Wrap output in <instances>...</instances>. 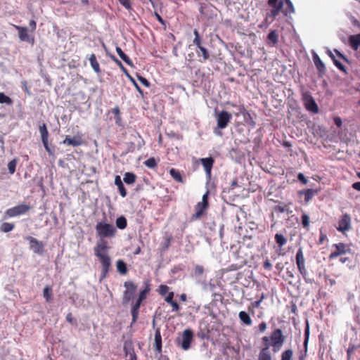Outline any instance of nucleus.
Masks as SVG:
<instances>
[{
  "mask_svg": "<svg viewBox=\"0 0 360 360\" xmlns=\"http://www.w3.org/2000/svg\"><path fill=\"white\" fill-rule=\"evenodd\" d=\"M95 229L99 240L94 248V253L101 263V280H102L108 276L111 268V258L108 253L110 246L105 238H114L116 236L117 229L114 225L105 221L98 222Z\"/></svg>",
  "mask_w": 360,
  "mask_h": 360,
  "instance_id": "nucleus-1",
  "label": "nucleus"
},
{
  "mask_svg": "<svg viewBox=\"0 0 360 360\" xmlns=\"http://www.w3.org/2000/svg\"><path fill=\"white\" fill-rule=\"evenodd\" d=\"M263 338H267L269 347H272L273 352L275 353L281 349L285 340V337L280 328L273 330L270 336H264Z\"/></svg>",
  "mask_w": 360,
  "mask_h": 360,
  "instance_id": "nucleus-2",
  "label": "nucleus"
},
{
  "mask_svg": "<svg viewBox=\"0 0 360 360\" xmlns=\"http://www.w3.org/2000/svg\"><path fill=\"white\" fill-rule=\"evenodd\" d=\"M193 34L195 37L193 40V44L195 45L198 49L196 50L198 56L202 57V60H200V61L204 62L210 58V53L208 50L202 45V39L198 30L195 29L193 30Z\"/></svg>",
  "mask_w": 360,
  "mask_h": 360,
  "instance_id": "nucleus-3",
  "label": "nucleus"
},
{
  "mask_svg": "<svg viewBox=\"0 0 360 360\" xmlns=\"http://www.w3.org/2000/svg\"><path fill=\"white\" fill-rule=\"evenodd\" d=\"M209 191H207L202 198V201L197 203L195 206V213L192 215V220L200 219L209 207L208 202Z\"/></svg>",
  "mask_w": 360,
  "mask_h": 360,
  "instance_id": "nucleus-4",
  "label": "nucleus"
},
{
  "mask_svg": "<svg viewBox=\"0 0 360 360\" xmlns=\"http://www.w3.org/2000/svg\"><path fill=\"white\" fill-rule=\"evenodd\" d=\"M302 100L307 110L314 114L319 112L318 105L309 92H303L302 94Z\"/></svg>",
  "mask_w": 360,
  "mask_h": 360,
  "instance_id": "nucleus-5",
  "label": "nucleus"
},
{
  "mask_svg": "<svg viewBox=\"0 0 360 360\" xmlns=\"http://www.w3.org/2000/svg\"><path fill=\"white\" fill-rule=\"evenodd\" d=\"M215 117L217 120V127L219 129H225L229 123L230 122L232 115L227 111L222 110L219 112H216Z\"/></svg>",
  "mask_w": 360,
  "mask_h": 360,
  "instance_id": "nucleus-6",
  "label": "nucleus"
},
{
  "mask_svg": "<svg viewBox=\"0 0 360 360\" xmlns=\"http://www.w3.org/2000/svg\"><path fill=\"white\" fill-rule=\"evenodd\" d=\"M295 261L299 272L304 278H306L307 271L305 266V259L302 248H300L297 251Z\"/></svg>",
  "mask_w": 360,
  "mask_h": 360,
  "instance_id": "nucleus-7",
  "label": "nucleus"
},
{
  "mask_svg": "<svg viewBox=\"0 0 360 360\" xmlns=\"http://www.w3.org/2000/svg\"><path fill=\"white\" fill-rule=\"evenodd\" d=\"M352 229V218L350 214L345 213L342 214L339 221L338 226H337V230L339 232L345 233V232L349 231Z\"/></svg>",
  "mask_w": 360,
  "mask_h": 360,
  "instance_id": "nucleus-8",
  "label": "nucleus"
},
{
  "mask_svg": "<svg viewBox=\"0 0 360 360\" xmlns=\"http://www.w3.org/2000/svg\"><path fill=\"white\" fill-rule=\"evenodd\" d=\"M124 286L126 288V290L123 293V303L127 304L134 297V295L136 290L137 286L133 281L124 282Z\"/></svg>",
  "mask_w": 360,
  "mask_h": 360,
  "instance_id": "nucleus-9",
  "label": "nucleus"
},
{
  "mask_svg": "<svg viewBox=\"0 0 360 360\" xmlns=\"http://www.w3.org/2000/svg\"><path fill=\"white\" fill-rule=\"evenodd\" d=\"M30 209L31 207L28 205H18L8 209L6 211V215L8 217H14L27 213Z\"/></svg>",
  "mask_w": 360,
  "mask_h": 360,
  "instance_id": "nucleus-10",
  "label": "nucleus"
},
{
  "mask_svg": "<svg viewBox=\"0 0 360 360\" xmlns=\"http://www.w3.org/2000/svg\"><path fill=\"white\" fill-rule=\"evenodd\" d=\"M333 247L335 248V250L330 254V259H333L337 258L340 255L351 252V248L349 245L344 243L334 244Z\"/></svg>",
  "mask_w": 360,
  "mask_h": 360,
  "instance_id": "nucleus-11",
  "label": "nucleus"
},
{
  "mask_svg": "<svg viewBox=\"0 0 360 360\" xmlns=\"http://www.w3.org/2000/svg\"><path fill=\"white\" fill-rule=\"evenodd\" d=\"M193 338V333L191 329H186L183 332L182 339L179 345L184 350H187L190 348Z\"/></svg>",
  "mask_w": 360,
  "mask_h": 360,
  "instance_id": "nucleus-12",
  "label": "nucleus"
},
{
  "mask_svg": "<svg viewBox=\"0 0 360 360\" xmlns=\"http://www.w3.org/2000/svg\"><path fill=\"white\" fill-rule=\"evenodd\" d=\"M29 241L30 248L33 250L34 253L42 254L44 252V243L38 240L32 236H27L25 238Z\"/></svg>",
  "mask_w": 360,
  "mask_h": 360,
  "instance_id": "nucleus-13",
  "label": "nucleus"
},
{
  "mask_svg": "<svg viewBox=\"0 0 360 360\" xmlns=\"http://www.w3.org/2000/svg\"><path fill=\"white\" fill-rule=\"evenodd\" d=\"M262 343L263 345V347L259 352L258 360H271V355L269 351V344L268 342L267 338H262Z\"/></svg>",
  "mask_w": 360,
  "mask_h": 360,
  "instance_id": "nucleus-14",
  "label": "nucleus"
},
{
  "mask_svg": "<svg viewBox=\"0 0 360 360\" xmlns=\"http://www.w3.org/2000/svg\"><path fill=\"white\" fill-rule=\"evenodd\" d=\"M63 143L68 146H72L74 147L82 146L84 143V141L82 138V134H77L73 137L67 136L63 141Z\"/></svg>",
  "mask_w": 360,
  "mask_h": 360,
  "instance_id": "nucleus-15",
  "label": "nucleus"
},
{
  "mask_svg": "<svg viewBox=\"0 0 360 360\" xmlns=\"http://www.w3.org/2000/svg\"><path fill=\"white\" fill-rule=\"evenodd\" d=\"M200 162L202 163L203 167H204V169L205 171V173L207 174V176L210 178L211 176V172H212V167H213V165L214 163V160L213 158L212 157H210V158H201L200 160Z\"/></svg>",
  "mask_w": 360,
  "mask_h": 360,
  "instance_id": "nucleus-16",
  "label": "nucleus"
},
{
  "mask_svg": "<svg viewBox=\"0 0 360 360\" xmlns=\"http://www.w3.org/2000/svg\"><path fill=\"white\" fill-rule=\"evenodd\" d=\"M39 132H40L41 141H42V143H43V145H44L45 149L46 150V151L50 153V149H49V141H48L49 131L47 130L46 124L44 123V124H42V125L39 126Z\"/></svg>",
  "mask_w": 360,
  "mask_h": 360,
  "instance_id": "nucleus-17",
  "label": "nucleus"
},
{
  "mask_svg": "<svg viewBox=\"0 0 360 360\" xmlns=\"http://www.w3.org/2000/svg\"><path fill=\"white\" fill-rule=\"evenodd\" d=\"M154 347L155 352L160 354L162 353V336L160 328H157L155 331Z\"/></svg>",
  "mask_w": 360,
  "mask_h": 360,
  "instance_id": "nucleus-18",
  "label": "nucleus"
},
{
  "mask_svg": "<svg viewBox=\"0 0 360 360\" xmlns=\"http://www.w3.org/2000/svg\"><path fill=\"white\" fill-rule=\"evenodd\" d=\"M141 302H142L141 301H140L139 300L137 299L136 301L132 304L131 310L132 320H131V325L134 324L137 321V319L139 316V309H140Z\"/></svg>",
  "mask_w": 360,
  "mask_h": 360,
  "instance_id": "nucleus-19",
  "label": "nucleus"
},
{
  "mask_svg": "<svg viewBox=\"0 0 360 360\" xmlns=\"http://www.w3.org/2000/svg\"><path fill=\"white\" fill-rule=\"evenodd\" d=\"M313 60L320 74L324 73L326 70L325 65L322 62L319 56L315 53H313Z\"/></svg>",
  "mask_w": 360,
  "mask_h": 360,
  "instance_id": "nucleus-20",
  "label": "nucleus"
},
{
  "mask_svg": "<svg viewBox=\"0 0 360 360\" xmlns=\"http://www.w3.org/2000/svg\"><path fill=\"white\" fill-rule=\"evenodd\" d=\"M13 27L18 31V36L21 41H30L27 27L15 25Z\"/></svg>",
  "mask_w": 360,
  "mask_h": 360,
  "instance_id": "nucleus-21",
  "label": "nucleus"
},
{
  "mask_svg": "<svg viewBox=\"0 0 360 360\" xmlns=\"http://www.w3.org/2000/svg\"><path fill=\"white\" fill-rule=\"evenodd\" d=\"M283 6V1H280L277 6H271L273 8L271 10L270 13L266 15V20H267L268 18L271 17L272 18V21L278 15L279 12L282 9Z\"/></svg>",
  "mask_w": 360,
  "mask_h": 360,
  "instance_id": "nucleus-22",
  "label": "nucleus"
},
{
  "mask_svg": "<svg viewBox=\"0 0 360 360\" xmlns=\"http://www.w3.org/2000/svg\"><path fill=\"white\" fill-rule=\"evenodd\" d=\"M115 184L117 186L120 194L122 197L124 198L127 195V191L124 188V186L122 183L121 177L119 175L115 176Z\"/></svg>",
  "mask_w": 360,
  "mask_h": 360,
  "instance_id": "nucleus-23",
  "label": "nucleus"
},
{
  "mask_svg": "<svg viewBox=\"0 0 360 360\" xmlns=\"http://www.w3.org/2000/svg\"><path fill=\"white\" fill-rule=\"evenodd\" d=\"M349 41L351 47L354 50H357L360 46V33L357 34L351 35L349 37Z\"/></svg>",
  "mask_w": 360,
  "mask_h": 360,
  "instance_id": "nucleus-24",
  "label": "nucleus"
},
{
  "mask_svg": "<svg viewBox=\"0 0 360 360\" xmlns=\"http://www.w3.org/2000/svg\"><path fill=\"white\" fill-rule=\"evenodd\" d=\"M89 60L90 62V65H91L92 69L94 70V72L99 74L101 72V68H100V65H99L98 62L97 61L96 55L94 53L91 54L89 58Z\"/></svg>",
  "mask_w": 360,
  "mask_h": 360,
  "instance_id": "nucleus-25",
  "label": "nucleus"
},
{
  "mask_svg": "<svg viewBox=\"0 0 360 360\" xmlns=\"http://www.w3.org/2000/svg\"><path fill=\"white\" fill-rule=\"evenodd\" d=\"M116 52L119 55V56L130 67H133V63L129 57L125 54L122 49L119 46L116 47Z\"/></svg>",
  "mask_w": 360,
  "mask_h": 360,
  "instance_id": "nucleus-26",
  "label": "nucleus"
},
{
  "mask_svg": "<svg viewBox=\"0 0 360 360\" xmlns=\"http://www.w3.org/2000/svg\"><path fill=\"white\" fill-rule=\"evenodd\" d=\"M238 317L240 321L247 326H250L252 323V321L250 315L244 311H241L239 312Z\"/></svg>",
  "mask_w": 360,
  "mask_h": 360,
  "instance_id": "nucleus-27",
  "label": "nucleus"
},
{
  "mask_svg": "<svg viewBox=\"0 0 360 360\" xmlns=\"http://www.w3.org/2000/svg\"><path fill=\"white\" fill-rule=\"evenodd\" d=\"M116 266H117V271L120 274H122V275L127 274L128 269H127L126 263L123 260H122V259L117 260L116 262Z\"/></svg>",
  "mask_w": 360,
  "mask_h": 360,
  "instance_id": "nucleus-28",
  "label": "nucleus"
},
{
  "mask_svg": "<svg viewBox=\"0 0 360 360\" xmlns=\"http://www.w3.org/2000/svg\"><path fill=\"white\" fill-rule=\"evenodd\" d=\"M300 194H304V201L308 202L309 200L312 199L314 195L316 193V191L311 188H309L307 190H304L300 192Z\"/></svg>",
  "mask_w": 360,
  "mask_h": 360,
  "instance_id": "nucleus-29",
  "label": "nucleus"
},
{
  "mask_svg": "<svg viewBox=\"0 0 360 360\" xmlns=\"http://www.w3.org/2000/svg\"><path fill=\"white\" fill-rule=\"evenodd\" d=\"M169 174L172 176V177L179 183H183V177L180 173V172L174 168H172L169 169Z\"/></svg>",
  "mask_w": 360,
  "mask_h": 360,
  "instance_id": "nucleus-30",
  "label": "nucleus"
},
{
  "mask_svg": "<svg viewBox=\"0 0 360 360\" xmlns=\"http://www.w3.org/2000/svg\"><path fill=\"white\" fill-rule=\"evenodd\" d=\"M274 238L279 248L287 243V238L281 233H276Z\"/></svg>",
  "mask_w": 360,
  "mask_h": 360,
  "instance_id": "nucleus-31",
  "label": "nucleus"
},
{
  "mask_svg": "<svg viewBox=\"0 0 360 360\" xmlns=\"http://www.w3.org/2000/svg\"><path fill=\"white\" fill-rule=\"evenodd\" d=\"M282 12L285 15H288L295 12L293 4L290 0H285V7L282 10Z\"/></svg>",
  "mask_w": 360,
  "mask_h": 360,
  "instance_id": "nucleus-32",
  "label": "nucleus"
},
{
  "mask_svg": "<svg viewBox=\"0 0 360 360\" xmlns=\"http://www.w3.org/2000/svg\"><path fill=\"white\" fill-rule=\"evenodd\" d=\"M136 176L131 172H126L124 176V181L127 184H132L136 181Z\"/></svg>",
  "mask_w": 360,
  "mask_h": 360,
  "instance_id": "nucleus-33",
  "label": "nucleus"
},
{
  "mask_svg": "<svg viewBox=\"0 0 360 360\" xmlns=\"http://www.w3.org/2000/svg\"><path fill=\"white\" fill-rule=\"evenodd\" d=\"M115 223L116 226L120 229H124L127 226V221L123 216L117 218Z\"/></svg>",
  "mask_w": 360,
  "mask_h": 360,
  "instance_id": "nucleus-34",
  "label": "nucleus"
},
{
  "mask_svg": "<svg viewBox=\"0 0 360 360\" xmlns=\"http://www.w3.org/2000/svg\"><path fill=\"white\" fill-rule=\"evenodd\" d=\"M302 225L307 231L309 230V217L306 213L303 212L301 217Z\"/></svg>",
  "mask_w": 360,
  "mask_h": 360,
  "instance_id": "nucleus-35",
  "label": "nucleus"
},
{
  "mask_svg": "<svg viewBox=\"0 0 360 360\" xmlns=\"http://www.w3.org/2000/svg\"><path fill=\"white\" fill-rule=\"evenodd\" d=\"M43 296L47 302L52 300V290L50 287L46 286L43 290Z\"/></svg>",
  "mask_w": 360,
  "mask_h": 360,
  "instance_id": "nucleus-36",
  "label": "nucleus"
},
{
  "mask_svg": "<svg viewBox=\"0 0 360 360\" xmlns=\"http://www.w3.org/2000/svg\"><path fill=\"white\" fill-rule=\"evenodd\" d=\"M293 351L291 349L285 350L281 354V360H292Z\"/></svg>",
  "mask_w": 360,
  "mask_h": 360,
  "instance_id": "nucleus-37",
  "label": "nucleus"
},
{
  "mask_svg": "<svg viewBox=\"0 0 360 360\" xmlns=\"http://www.w3.org/2000/svg\"><path fill=\"white\" fill-rule=\"evenodd\" d=\"M267 39L271 41L274 45L277 44L278 37L275 30H272L269 33Z\"/></svg>",
  "mask_w": 360,
  "mask_h": 360,
  "instance_id": "nucleus-38",
  "label": "nucleus"
},
{
  "mask_svg": "<svg viewBox=\"0 0 360 360\" xmlns=\"http://www.w3.org/2000/svg\"><path fill=\"white\" fill-rule=\"evenodd\" d=\"M144 165L150 169H154L157 167L158 163L155 158H150L144 162Z\"/></svg>",
  "mask_w": 360,
  "mask_h": 360,
  "instance_id": "nucleus-39",
  "label": "nucleus"
},
{
  "mask_svg": "<svg viewBox=\"0 0 360 360\" xmlns=\"http://www.w3.org/2000/svg\"><path fill=\"white\" fill-rule=\"evenodd\" d=\"M14 229V224L4 222L1 226V231L4 233H8L9 231H11Z\"/></svg>",
  "mask_w": 360,
  "mask_h": 360,
  "instance_id": "nucleus-40",
  "label": "nucleus"
},
{
  "mask_svg": "<svg viewBox=\"0 0 360 360\" xmlns=\"http://www.w3.org/2000/svg\"><path fill=\"white\" fill-rule=\"evenodd\" d=\"M0 103L11 105L13 103V101L10 97L1 92L0 93Z\"/></svg>",
  "mask_w": 360,
  "mask_h": 360,
  "instance_id": "nucleus-41",
  "label": "nucleus"
},
{
  "mask_svg": "<svg viewBox=\"0 0 360 360\" xmlns=\"http://www.w3.org/2000/svg\"><path fill=\"white\" fill-rule=\"evenodd\" d=\"M124 351L126 356L129 355L131 352H134L132 342H126L124 345Z\"/></svg>",
  "mask_w": 360,
  "mask_h": 360,
  "instance_id": "nucleus-42",
  "label": "nucleus"
},
{
  "mask_svg": "<svg viewBox=\"0 0 360 360\" xmlns=\"http://www.w3.org/2000/svg\"><path fill=\"white\" fill-rule=\"evenodd\" d=\"M16 165H17V160H16V159H13V160H12L11 161H10L8 162V169L9 173L11 174H13L15 173Z\"/></svg>",
  "mask_w": 360,
  "mask_h": 360,
  "instance_id": "nucleus-43",
  "label": "nucleus"
},
{
  "mask_svg": "<svg viewBox=\"0 0 360 360\" xmlns=\"http://www.w3.org/2000/svg\"><path fill=\"white\" fill-rule=\"evenodd\" d=\"M309 338V326L308 321H307V325H306L305 330H304V346L306 349L307 347Z\"/></svg>",
  "mask_w": 360,
  "mask_h": 360,
  "instance_id": "nucleus-44",
  "label": "nucleus"
},
{
  "mask_svg": "<svg viewBox=\"0 0 360 360\" xmlns=\"http://www.w3.org/2000/svg\"><path fill=\"white\" fill-rule=\"evenodd\" d=\"M120 4L123 6L127 10L130 11L132 9L130 0H117Z\"/></svg>",
  "mask_w": 360,
  "mask_h": 360,
  "instance_id": "nucleus-45",
  "label": "nucleus"
},
{
  "mask_svg": "<svg viewBox=\"0 0 360 360\" xmlns=\"http://www.w3.org/2000/svg\"><path fill=\"white\" fill-rule=\"evenodd\" d=\"M169 288L166 285H160L159 286V293L160 295H161L162 296H164L167 293H168L169 292Z\"/></svg>",
  "mask_w": 360,
  "mask_h": 360,
  "instance_id": "nucleus-46",
  "label": "nucleus"
},
{
  "mask_svg": "<svg viewBox=\"0 0 360 360\" xmlns=\"http://www.w3.org/2000/svg\"><path fill=\"white\" fill-rule=\"evenodd\" d=\"M112 59L117 64V65L120 68V69L125 73L127 75L129 76L127 69L124 67L121 61H120L115 56H112Z\"/></svg>",
  "mask_w": 360,
  "mask_h": 360,
  "instance_id": "nucleus-47",
  "label": "nucleus"
},
{
  "mask_svg": "<svg viewBox=\"0 0 360 360\" xmlns=\"http://www.w3.org/2000/svg\"><path fill=\"white\" fill-rule=\"evenodd\" d=\"M148 291H149V289H147V288L141 290L139 295L138 300L143 302L146 298V295H147Z\"/></svg>",
  "mask_w": 360,
  "mask_h": 360,
  "instance_id": "nucleus-48",
  "label": "nucleus"
},
{
  "mask_svg": "<svg viewBox=\"0 0 360 360\" xmlns=\"http://www.w3.org/2000/svg\"><path fill=\"white\" fill-rule=\"evenodd\" d=\"M333 63L340 70L344 72H346L345 66L338 60L334 59Z\"/></svg>",
  "mask_w": 360,
  "mask_h": 360,
  "instance_id": "nucleus-49",
  "label": "nucleus"
},
{
  "mask_svg": "<svg viewBox=\"0 0 360 360\" xmlns=\"http://www.w3.org/2000/svg\"><path fill=\"white\" fill-rule=\"evenodd\" d=\"M194 272L195 275L200 276L202 275L204 272V269L202 266L197 265L194 269Z\"/></svg>",
  "mask_w": 360,
  "mask_h": 360,
  "instance_id": "nucleus-50",
  "label": "nucleus"
},
{
  "mask_svg": "<svg viewBox=\"0 0 360 360\" xmlns=\"http://www.w3.org/2000/svg\"><path fill=\"white\" fill-rule=\"evenodd\" d=\"M174 292H168L167 297H165V300L167 303L169 304L171 302H173L174 300Z\"/></svg>",
  "mask_w": 360,
  "mask_h": 360,
  "instance_id": "nucleus-51",
  "label": "nucleus"
},
{
  "mask_svg": "<svg viewBox=\"0 0 360 360\" xmlns=\"http://www.w3.org/2000/svg\"><path fill=\"white\" fill-rule=\"evenodd\" d=\"M138 79L145 86H146V87H149L150 86V82L145 77H143L142 76H138Z\"/></svg>",
  "mask_w": 360,
  "mask_h": 360,
  "instance_id": "nucleus-52",
  "label": "nucleus"
},
{
  "mask_svg": "<svg viewBox=\"0 0 360 360\" xmlns=\"http://www.w3.org/2000/svg\"><path fill=\"white\" fill-rule=\"evenodd\" d=\"M129 77H130V79H131V82H133L134 86L136 87V90L139 92V94L141 95V96L143 97V91L141 89V88L139 86V84L136 82V81L131 77H130V75Z\"/></svg>",
  "mask_w": 360,
  "mask_h": 360,
  "instance_id": "nucleus-53",
  "label": "nucleus"
},
{
  "mask_svg": "<svg viewBox=\"0 0 360 360\" xmlns=\"http://www.w3.org/2000/svg\"><path fill=\"white\" fill-rule=\"evenodd\" d=\"M169 304L172 306V311H178L180 309L179 304L176 302V301H173V302L169 303Z\"/></svg>",
  "mask_w": 360,
  "mask_h": 360,
  "instance_id": "nucleus-54",
  "label": "nucleus"
},
{
  "mask_svg": "<svg viewBox=\"0 0 360 360\" xmlns=\"http://www.w3.org/2000/svg\"><path fill=\"white\" fill-rule=\"evenodd\" d=\"M334 52L336 53L337 56L341 59H342L345 62L349 63V60L347 57H345L343 54H342L337 49L334 50Z\"/></svg>",
  "mask_w": 360,
  "mask_h": 360,
  "instance_id": "nucleus-55",
  "label": "nucleus"
},
{
  "mask_svg": "<svg viewBox=\"0 0 360 360\" xmlns=\"http://www.w3.org/2000/svg\"><path fill=\"white\" fill-rule=\"evenodd\" d=\"M264 268L266 270H271L272 269V265H271V263L270 262L269 259H266L264 262V265H263Z\"/></svg>",
  "mask_w": 360,
  "mask_h": 360,
  "instance_id": "nucleus-56",
  "label": "nucleus"
},
{
  "mask_svg": "<svg viewBox=\"0 0 360 360\" xmlns=\"http://www.w3.org/2000/svg\"><path fill=\"white\" fill-rule=\"evenodd\" d=\"M297 179L300 181L303 184H306L307 183V179L304 176L302 173H299L297 175Z\"/></svg>",
  "mask_w": 360,
  "mask_h": 360,
  "instance_id": "nucleus-57",
  "label": "nucleus"
},
{
  "mask_svg": "<svg viewBox=\"0 0 360 360\" xmlns=\"http://www.w3.org/2000/svg\"><path fill=\"white\" fill-rule=\"evenodd\" d=\"M258 328L260 333H264L266 329V323L264 321L261 322Z\"/></svg>",
  "mask_w": 360,
  "mask_h": 360,
  "instance_id": "nucleus-58",
  "label": "nucleus"
},
{
  "mask_svg": "<svg viewBox=\"0 0 360 360\" xmlns=\"http://www.w3.org/2000/svg\"><path fill=\"white\" fill-rule=\"evenodd\" d=\"M231 105L232 107H236L238 110V112L236 114V116H238L240 114L243 113V111L245 110V108L243 106V105H238L237 106L236 105H235L234 103H231Z\"/></svg>",
  "mask_w": 360,
  "mask_h": 360,
  "instance_id": "nucleus-59",
  "label": "nucleus"
},
{
  "mask_svg": "<svg viewBox=\"0 0 360 360\" xmlns=\"http://www.w3.org/2000/svg\"><path fill=\"white\" fill-rule=\"evenodd\" d=\"M172 240V237L171 236H168L165 238V244H164L165 248L167 249L170 246Z\"/></svg>",
  "mask_w": 360,
  "mask_h": 360,
  "instance_id": "nucleus-60",
  "label": "nucleus"
},
{
  "mask_svg": "<svg viewBox=\"0 0 360 360\" xmlns=\"http://www.w3.org/2000/svg\"><path fill=\"white\" fill-rule=\"evenodd\" d=\"M154 15L159 22H160L162 25H165V20L162 19V18L159 15L158 12H155Z\"/></svg>",
  "mask_w": 360,
  "mask_h": 360,
  "instance_id": "nucleus-61",
  "label": "nucleus"
},
{
  "mask_svg": "<svg viewBox=\"0 0 360 360\" xmlns=\"http://www.w3.org/2000/svg\"><path fill=\"white\" fill-rule=\"evenodd\" d=\"M334 122H335V125L338 127H340L342 125V120L339 117H336L334 118Z\"/></svg>",
  "mask_w": 360,
  "mask_h": 360,
  "instance_id": "nucleus-62",
  "label": "nucleus"
},
{
  "mask_svg": "<svg viewBox=\"0 0 360 360\" xmlns=\"http://www.w3.org/2000/svg\"><path fill=\"white\" fill-rule=\"evenodd\" d=\"M126 356L128 357L127 360H137V357L134 352H131L129 355Z\"/></svg>",
  "mask_w": 360,
  "mask_h": 360,
  "instance_id": "nucleus-63",
  "label": "nucleus"
},
{
  "mask_svg": "<svg viewBox=\"0 0 360 360\" xmlns=\"http://www.w3.org/2000/svg\"><path fill=\"white\" fill-rule=\"evenodd\" d=\"M352 188L356 191H360V181L354 183L352 184Z\"/></svg>",
  "mask_w": 360,
  "mask_h": 360,
  "instance_id": "nucleus-64",
  "label": "nucleus"
}]
</instances>
